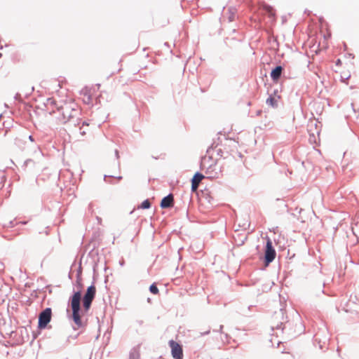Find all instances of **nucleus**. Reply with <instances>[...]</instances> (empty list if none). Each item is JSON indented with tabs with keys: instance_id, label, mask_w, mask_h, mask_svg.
<instances>
[{
	"instance_id": "18",
	"label": "nucleus",
	"mask_w": 359,
	"mask_h": 359,
	"mask_svg": "<svg viewBox=\"0 0 359 359\" xmlns=\"http://www.w3.org/2000/svg\"><path fill=\"white\" fill-rule=\"evenodd\" d=\"M83 309L86 311H88L89 309L90 308V306H91V304L93 302L92 300H90V299H84L83 298Z\"/></svg>"
},
{
	"instance_id": "31",
	"label": "nucleus",
	"mask_w": 359,
	"mask_h": 359,
	"mask_svg": "<svg viewBox=\"0 0 359 359\" xmlns=\"http://www.w3.org/2000/svg\"><path fill=\"white\" fill-rule=\"evenodd\" d=\"M206 198L208 200L209 203H211V199H212V198L210 195H208Z\"/></svg>"
},
{
	"instance_id": "34",
	"label": "nucleus",
	"mask_w": 359,
	"mask_h": 359,
	"mask_svg": "<svg viewBox=\"0 0 359 359\" xmlns=\"http://www.w3.org/2000/svg\"><path fill=\"white\" fill-rule=\"evenodd\" d=\"M119 264H120V265H121V266H123V264H124V261H123V260L120 261V262H119Z\"/></svg>"
},
{
	"instance_id": "24",
	"label": "nucleus",
	"mask_w": 359,
	"mask_h": 359,
	"mask_svg": "<svg viewBox=\"0 0 359 359\" xmlns=\"http://www.w3.org/2000/svg\"><path fill=\"white\" fill-rule=\"evenodd\" d=\"M31 163L34 164V161L32 159H27L24 162V166H27V165H29Z\"/></svg>"
},
{
	"instance_id": "25",
	"label": "nucleus",
	"mask_w": 359,
	"mask_h": 359,
	"mask_svg": "<svg viewBox=\"0 0 359 359\" xmlns=\"http://www.w3.org/2000/svg\"><path fill=\"white\" fill-rule=\"evenodd\" d=\"M14 98L16 100L22 101L21 95L18 93L15 94Z\"/></svg>"
},
{
	"instance_id": "7",
	"label": "nucleus",
	"mask_w": 359,
	"mask_h": 359,
	"mask_svg": "<svg viewBox=\"0 0 359 359\" xmlns=\"http://www.w3.org/2000/svg\"><path fill=\"white\" fill-rule=\"evenodd\" d=\"M169 344L171 347L172 357L175 359H182L183 351L182 346L173 340H170Z\"/></svg>"
},
{
	"instance_id": "9",
	"label": "nucleus",
	"mask_w": 359,
	"mask_h": 359,
	"mask_svg": "<svg viewBox=\"0 0 359 359\" xmlns=\"http://www.w3.org/2000/svg\"><path fill=\"white\" fill-rule=\"evenodd\" d=\"M284 69L281 65H277L272 69L270 76L274 82H277L281 77Z\"/></svg>"
},
{
	"instance_id": "28",
	"label": "nucleus",
	"mask_w": 359,
	"mask_h": 359,
	"mask_svg": "<svg viewBox=\"0 0 359 359\" xmlns=\"http://www.w3.org/2000/svg\"><path fill=\"white\" fill-rule=\"evenodd\" d=\"M114 152H115V156H116V158L117 160H118L120 156H119V153H118V149H115V151H114Z\"/></svg>"
},
{
	"instance_id": "11",
	"label": "nucleus",
	"mask_w": 359,
	"mask_h": 359,
	"mask_svg": "<svg viewBox=\"0 0 359 359\" xmlns=\"http://www.w3.org/2000/svg\"><path fill=\"white\" fill-rule=\"evenodd\" d=\"M96 294V288L93 284L88 287L83 298L93 301Z\"/></svg>"
},
{
	"instance_id": "10",
	"label": "nucleus",
	"mask_w": 359,
	"mask_h": 359,
	"mask_svg": "<svg viewBox=\"0 0 359 359\" xmlns=\"http://www.w3.org/2000/svg\"><path fill=\"white\" fill-rule=\"evenodd\" d=\"M204 175L199 172H196L191 179V190L193 191H196L198 188L199 184L201 180L204 178Z\"/></svg>"
},
{
	"instance_id": "39",
	"label": "nucleus",
	"mask_w": 359,
	"mask_h": 359,
	"mask_svg": "<svg viewBox=\"0 0 359 359\" xmlns=\"http://www.w3.org/2000/svg\"><path fill=\"white\" fill-rule=\"evenodd\" d=\"M340 62H341L340 60H338L337 61V65L339 64Z\"/></svg>"
},
{
	"instance_id": "3",
	"label": "nucleus",
	"mask_w": 359,
	"mask_h": 359,
	"mask_svg": "<svg viewBox=\"0 0 359 359\" xmlns=\"http://www.w3.org/2000/svg\"><path fill=\"white\" fill-rule=\"evenodd\" d=\"M289 326L290 323L287 320V317L285 316V309H280L278 311H276L273 316L272 330H280L283 332Z\"/></svg>"
},
{
	"instance_id": "4",
	"label": "nucleus",
	"mask_w": 359,
	"mask_h": 359,
	"mask_svg": "<svg viewBox=\"0 0 359 359\" xmlns=\"http://www.w3.org/2000/svg\"><path fill=\"white\" fill-rule=\"evenodd\" d=\"M209 161H212V158H210ZM201 168H205V173L208 175V178H217L221 172L220 168H219L217 162H212L208 167L205 166V158L203 160L201 163Z\"/></svg>"
},
{
	"instance_id": "26",
	"label": "nucleus",
	"mask_w": 359,
	"mask_h": 359,
	"mask_svg": "<svg viewBox=\"0 0 359 359\" xmlns=\"http://www.w3.org/2000/svg\"><path fill=\"white\" fill-rule=\"evenodd\" d=\"M210 329H208L207 331H205V332H201V333H200V335H201V336L208 335V334H210Z\"/></svg>"
},
{
	"instance_id": "5",
	"label": "nucleus",
	"mask_w": 359,
	"mask_h": 359,
	"mask_svg": "<svg viewBox=\"0 0 359 359\" xmlns=\"http://www.w3.org/2000/svg\"><path fill=\"white\" fill-rule=\"evenodd\" d=\"M276 252L273 246L272 241L270 238H267L265 250H264V262L266 266H268L270 263H271L274 259L276 258Z\"/></svg>"
},
{
	"instance_id": "38",
	"label": "nucleus",
	"mask_w": 359,
	"mask_h": 359,
	"mask_svg": "<svg viewBox=\"0 0 359 359\" xmlns=\"http://www.w3.org/2000/svg\"><path fill=\"white\" fill-rule=\"evenodd\" d=\"M20 223L22 224H26L27 222L22 221V222H20Z\"/></svg>"
},
{
	"instance_id": "17",
	"label": "nucleus",
	"mask_w": 359,
	"mask_h": 359,
	"mask_svg": "<svg viewBox=\"0 0 359 359\" xmlns=\"http://www.w3.org/2000/svg\"><path fill=\"white\" fill-rule=\"evenodd\" d=\"M45 104H46V106L48 109H49V107H57V106H56L57 105L56 102L52 97L48 98L46 100V102Z\"/></svg>"
},
{
	"instance_id": "33",
	"label": "nucleus",
	"mask_w": 359,
	"mask_h": 359,
	"mask_svg": "<svg viewBox=\"0 0 359 359\" xmlns=\"http://www.w3.org/2000/svg\"><path fill=\"white\" fill-rule=\"evenodd\" d=\"M9 224H10L9 226L13 227L14 226V222L13 221H11L9 222Z\"/></svg>"
},
{
	"instance_id": "40",
	"label": "nucleus",
	"mask_w": 359,
	"mask_h": 359,
	"mask_svg": "<svg viewBox=\"0 0 359 359\" xmlns=\"http://www.w3.org/2000/svg\"><path fill=\"white\" fill-rule=\"evenodd\" d=\"M117 165H118V168H119V167H120V162H119L118 161V162H117Z\"/></svg>"
},
{
	"instance_id": "37",
	"label": "nucleus",
	"mask_w": 359,
	"mask_h": 359,
	"mask_svg": "<svg viewBox=\"0 0 359 359\" xmlns=\"http://www.w3.org/2000/svg\"><path fill=\"white\" fill-rule=\"evenodd\" d=\"M116 178H117L118 180H121L122 179V177L121 176H118V177H116Z\"/></svg>"
},
{
	"instance_id": "12",
	"label": "nucleus",
	"mask_w": 359,
	"mask_h": 359,
	"mask_svg": "<svg viewBox=\"0 0 359 359\" xmlns=\"http://www.w3.org/2000/svg\"><path fill=\"white\" fill-rule=\"evenodd\" d=\"M280 99V95H277V97L273 96V94H270L269 97L266 100V103L267 105L271 106L273 108L278 107V100Z\"/></svg>"
},
{
	"instance_id": "21",
	"label": "nucleus",
	"mask_w": 359,
	"mask_h": 359,
	"mask_svg": "<svg viewBox=\"0 0 359 359\" xmlns=\"http://www.w3.org/2000/svg\"><path fill=\"white\" fill-rule=\"evenodd\" d=\"M86 126H88V123L86 121H83L82 123V126L81 127H79V133L82 135V136H84L86 133V130H83V127Z\"/></svg>"
},
{
	"instance_id": "36",
	"label": "nucleus",
	"mask_w": 359,
	"mask_h": 359,
	"mask_svg": "<svg viewBox=\"0 0 359 359\" xmlns=\"http://www.w3.org/2000/svg\"><path fill=\"white\" fill-rule=\"evenodd\" d=\"M50 114H53V113H55V110L53 109L51 111H50L49 112Z\"/></svg>"
},
{
	"instance_id": "6",
	"label": "nucleus",
	"mask_w": 359,
	"mask_h": 359,
	"mask_svg": "<svg viewBox=\"0 0 359 359\" xmlns=\"http://www.w3.org/2000/svg\"><path fill=\"white\" fill-rule=\"evenodd\" d=\"M52 310L48 307L43 310L39 315L38 327L40 330L45 329L50 322Z\"/></svg>"
},
{
	"instance_id": "30",
	"label": "nucleus",
	"mask_w": 359,
	"mask_h": 359,
	"mask_svg": "<svg viewBox=\"0 0 359 359\" xmlns=\"http://www.w3.org/2000/svg\"><path fill=\"white\" fill-rule=\"evenodd\" d=\"M108 177H114V176H112V175H105L104 176V181H105V182H107V178H108Z\"/></svg>"
},
{
	"instance_id": "15",
	"label": "nucleus",
	"mask_w": 359,
	"mask_h": 359,
	"mask_svg": "<svg viewBox=\"0 0 359 359\" xmlns=\"http://www.w3.org/2000/svg\"><path fill=\"white\" fill-rule=\"evenodd\" d=\"M228 19L229 22H233L236 18V9L235 8H229Z\"/></svg>"
},
{
	"instance_id": "13",
	"label": "nucleus",
	"mask_w": 359,
	"mask_h": 359,
	"mask_svg": "<svg viewBox=\"0 0 359 359\" xmlns=\"http://www.w3.org/2000/svg\"><path fill=\"white\" fill-rule=\"evenodd\" d=\"M248 239V235H238V237L234 236L235 243L238 246L243 245Z\"/></svg>"
},
{
	"instance_id": "35",
	"label": "nucleus",
	"mask_w": 359,
	"mask_h": 359,
	"mask_svg": "<svg viewBox=\"0 0 359 359\" xmlns=\"http://www.w3.org/2000/svg\"><path fill=\"white\" fill-rule=\"evenodd\" d=\"M223 327H224V326H223V325H220V326H219V332H222V330Z\"/></svg>"
},
{
	"instance_id": "23",
	"label": "nucleus",
	"mask_w": 359,
	"mask_h": 359,
	"mask_svg": "<svg viewBox=\"0 0 359 359\" xmlns=\"http://www.w3.org/2000/svg\"><path fill=\"white\" fill-rule=\"evenodd\" d=\"M217 155H219L222 157H224V158L226 157V156H224V151L221 149H217Z\"/></svg>"
},
{
	"instance_id": "27",
	"label": "nucleus",
	"mask_w": 359,
	"mask_h": 359,
	"mask_svg": "<svg viewBox=\"0 0 359 359\" xmlns=\"http://www.w3.org/2000/svg\"><path fill=\"white\" fill-rule=\"evenodd\" d=\"M136 324H137L139 326H142L144 323V321L142 320H137L135 321Z\"/></svg>"
},
{
	"instance_id": "2",
	"label": "nucleus",
	"mask_w": 359,
	"mask_h": 359,
	"mask_svg": "<svg viewBox=\"0 0 359 359\" xmlns=\"http://www.w3.org/2000/svg\"><path fill=\"white\" fill-rule=\"evenodd\" d=\"M57 110L60 113L58 119L62 123L69 124L74 127L80 125L81 109L74 102L65 103L63 105L57 107Z\"/></svg>"
},
{
	"instance_id": "22",
	"label": "nucleus",
	"mask_w": 359,
	"mask_h": 359,
	"mask_svg": "<svg viewBox=\"0 0 359 359\" xmlns=\"http://www.w3.org/2000/svg\"><path fill=\"white\" fill-rule=\"evenodd\" d=\"M264 9L270 15H274L273 8L271 6H265Z\"/></svg>"
},
{
	"instance_id": "29",
	"label": "nucleus",
	"mask_w": 359,
	"mask_h": 359,
	"mask_svg": "<svg viewBox=\"0 0 359 359\" xmlns=\"http://www.w3.org/2000/svg\"><path fill=\"white\" fill-rule=\"evenodd\" d=\"M271 94H273V95L276 96V97H277V95H279L278 90H274L273 92Z\"/></svg>"
},
{
	"instance_id": "41",
	"label": "nucleus",
	"mask_w": 359,
	"mask_h": 359,
	"mask_svg": "<svg viewBox=\"0 0 359 359\" xmlns=\"http://www.w3.org/2000/svg\"><path fill=\"white\" fill-rule=\"evenodd\" d=\"M2 56V53H0V57Z\"/></svg>"
},
{
	"instance_id": "32",
	"label": "nucleus",
	"mask_w": 359,
	"mask_h": 359,
	"mask_svg": "<svg viewBox=\"0 0 359 359\" xmlns=\"http://www.w3.org/2000/svg\"><path fill=\"white\" fill-rule=\"evenodd\" d=\"M29 140L30 141H32V142H34V137H33V136H32V135H29Z\"/></svg>"
},
{
	"instance_id": "1",
	"label": "nucleus",
	"mask_w": 359,
	"mask_h": 359,
	"mask_svg": "<svg viewBox=\"0 0 359 359\" xmlns=\"http://www.w3.org/2000/svg\"><path fill=\"white\" fill-rule=\"evenodd\" d=\"M82 273V268L81 264L77 269L76 273V283L79 287L78 291H74L73 294L70 297L69 303L71 306L72 313L69 316V318L72 319L77 328L82 327L83 323L81 318V276Z\"/></svg>"
},
{
	"instance_id": "14",
	"label": "nucleus",
	"mask_w": 359,
	"mask_h": 359,
	"mask_svg": "<svg viewBox=\"0 0 359 359\" xmlns=\"http://www.w3.org/2000/svg\"><path fill=\"white\" fill-rule=\"evenodd\" d=\"M140 351L138 348H133L130 351L129 359H140Z\"/></svg>"
},
{
	"instance_id": "20",
	"label": "nucleus",
	"mask_w": 359,
	"mask_h": 359,
	"mask_svg": "<svg viewBox=\"0 0 359 359\" xmlns=\"http://www.w3.org/2000/svg\"><path fill=\"white\" fill-rule=\"evenodd\" d=\"M149 291L151 293L154 294H157L158 293V288L157 287V285H156V283H152L150 286H149Z\"/></svg>"
},
{
	"instance_id": "19",
	"label": "nucleus",
	"mask_w": 359,
	"mask_h": 359,
	"mask_svg": "<svg viewBox=\"0 0 359 359\" xmlns=\"http://www.w3.org/2000/svg\"><path fill=\"white\" fill-rule=\"evenodd\" d=\"M151 207V202L149 199L144 200L140 205V208L142 209H149Z\"/></svg>"
},
{
	"instance_id": "8",
	"label": "nucleus",
	"mask_w": 359,
	"mask_h": 359,
	"mask_svg": "<svg viewBox=\"0 0 359 359\" xmlns=\"http://www.w3.org/2000/svg\"><path fill=\"white\" fill-rule=\"evenodd\" d=\"M173 203L174 196L172 194H169L162 198L160 206L163 209L169 208L173 206Z\"/></svg>"
},
{
	"instance_id": "16",
	"label": "nucleus",
	"mask_w": 359,
	"mask_h": 359,
	"mask_svg": "<svg viewBox=\"0 0 359 359\" xmlns=\"http://www.w3.org/2000/svg\"><path fill=\"white\" fill-rule=\"evenodd\" d=\"M250 223L248 219H243V220L238 222V226L243 230H246L250 227Z\"/></svg>"
}]
</instances>
